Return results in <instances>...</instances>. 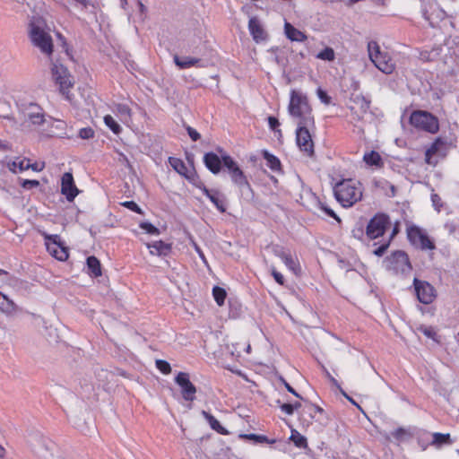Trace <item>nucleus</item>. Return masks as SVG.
Instances as JSON below:
<instances>
[{"mask_svg": "<svg viewBox=\"0 0 459 459\" xmlns=\"http://www.w3.org/2000/svg\"><path fill=\"white\" fill-rule=\"evenodd\" d=\"M20 111L24 120L34 126H40L46 121L43 108L36 103H22L20 106Z\"/></svg>", "mask_w": 459, "mask_h": 459, "instance_id": "10", "label": "nucleus"}, {"mask_svg": "<svg viewBox=\"0 0 459 459\" xmlns=\"http://www.w3.org/2000/svg\"><path fill=\"white\" fill-rule=\"evenodd\" d=\"M22 187L24 189H31L39 186V181L35 179H23L21 183Z\"/></svg>", "mask_w": 459, "mask_h": 459, "instance_id": "53", "label": "nucleus"}, {"mask_svg": "<svg viewBox=\"0 0 459 459\" xmlns=\"http://www.w3.org/2000/svg\"><path fill=\"white\" fill-rule=\"evenodd\" d=\"M389 246H390V240H387L386 242L383 243L378 247H377L373 251V254L375 255L378 256V257H381L386 252V250L388 249Z\"/></svg>", "mask_w": 459, "mask_h": 459, "instance_id": "50", "label": "nucleus"}, {"mask_svg": "<svg viewBox=\"0 0 459 459\" xmlns=\"http://www.w3.org/2000/svg\"><path fill=\"white\" fill-rule=\"evenodd\" d=\"M333 195L342 207H351L362 198L361 184L352 179L341 180L333 186Z\"/></svg>", "mask_w": 459, "mask_h": 459, "instance_id": "2", "label": "nucleus"}, {"mask_svg": "<svg viewBox=\"0 0 459 459\" xmlns=\"http://www.w3.org/2000/svg\"><path fill=\"white\" fill-rule=\"evenodd\" d=\"M29 166H30V160H22L19 162L17 161H12L8 164V168L11 171H13V173H17V171H24V170H27L29 169Z\"/></svg>", "mask_w": 459, "mask_h": 459, "instance_id": "34", "label": "nucleus"}, {"mask_svg": "<svg viewBox=\"0 0 459 459\" xmlns=\"http://www.w3.org/2000/svg\"><path fill=\"white\" fill-rule=\"evenodd\" d=\"M366 231H364L363 226L359 225L352 230V236L358 239H362Z\"/></svg>", "mask_w": 459, "mask_h": 459, "instance_id": "59", "label": "nucleus"}, {"mask_svg": "<svg viewBox=\"0 0 459 459\" xmlns=\"http://www.w3.org/2000/svg\"><path fill=\"white\" fill-rule=\"evenodd\" d=\"M419 330L425 335L427 336L428 338H430L436 342H438L437 337V334L435 331V329L432 327V326H425V325H421Z\"/></svg>", "mask_w": 459, "mask_h": 459, "instance_id": "42", "label": "nucleus"}, {"mask_svg": "<svg viewBox=\"0 0 459 459\" xmlns=\"http://www.w3.org/2000/svg\"><path fill=\"white\" fill-rule=\"evenodd\" d=\"M277 405L280 407L282 412L290 416L294 413L292 403H281L280 400L276 401Z\"/></svg>", "mask_w": 459, "mask_h": 459, "instance_id": "47", "label": "nucleus"}, {"mask_svg": "<svg viewBox=\"0 0 459 459\" xmlns=\"http://www.w3.org/2000/svg\"><path fill=\"white\" fill-rule=\"evenodd\" d=\"M268 125L273 131L278 132L280 134H281V130L278 129L280 126V122L277 117L273 116L268 117Z\"/></svg>", "mask_w": 459, "mask_h": 459, "instance_id": "52", "label": "nucleus"}, {"mask_svg": "<svg viewBox=\"0 0 459 459\" xmlns=\"http://www.w3.org/2000/svg\"><path fill=\"white\" fill-rule=\"evenodd\" d=\"M202 414L204 417V419L207 420V422L209 423L212 429L215 430L216 432H218L219 434H221V435L229 434V431L224 427H222L221 425V423L219 422V420H217V419L213 415H212L210 412H208L206 411H203Z\"/></svg>", "mask_w": 459, "mask_h": 459, "instance_id": "28", "label": "nucleus"}, {"mask_svg": "<svg viewBox=\"0 0 459 459\" xmlns=\"http://www.w3.org/2000/svg\"><path fill=\"white\" fill-rule=\"evenodd\" d=\"M174 62L177 66H178L180 69H187L192 66H197V67H205V63L196 57H191V56H184L180 57L178 56H174Z\"/></svg>", "mask_w": 459, "mask_h": 459, "instance_id": "21", "label": "nucleus"}, {"mask_svg": "<svg viewBox=\"0 0 459 459\" xmlns=\"http://www.w3.org/2000/svg\"><path fill=\"white\" fill-rule=\"evenodd\" d=\"M239 437L246 440H251L254 443H268L274 444L275 440H270L266 436L257 434H240Z\"/></svg>", "mask_w": 459, "mask_h": 459, "instance_id": "31", "label": "nucleus"}, {"mask_svg": "<svg viewBox=\"0 0 459 459\" xmlns=\"http://www.w3.org/2000/svg\"><path fill=\"white\" fill-rule=\"evenodd\" d=\"M431 202H432V205L434 206V208L437 212H440V210H441V208L443 206V203H442L441 197L437 194L432 193L431 194Z\"/></svg>", "mask_w": 459, "mask_h": 459, "instance_id": "51", "label": "nucleus"}, {"mask_svg": "<svg viewBox=\"0 0 459 459\" xmlns=\"http://www.w3.org/2000/svg\"><path fill=\"white\" fill-rule=\"evenodd\" d=\"M204 163L207 169L214 175L219 174L223 167L222 155L219 156L213 152H206L204 155Z\"/></svg>", "mask_w": 459, "mask_h": 459, "instance_id": "19", "label": "nucleus"}, {"mask_svg": "<svg viewBox=\"0 0 459 459\" xmlns=\"http://www.w3.org/2000/svg\"><path fill=\"white\" fill-rule=\"evenodd\" d=\"M273 252L276 256H278L281 260H283L284 256H286L289 254L288 252L285 251L284 247L278 245L273 247Z\"/></svg>", "mask_w": 459, "mask_h": 459, "instance_id": "56", "label": "nucleus"}, {"mask_svg": "<svg viewBox=\"0 0 459 459\" xmlns=\"http://www.w3.org/2000/svg\"><path fill=\"white\" fill-rule=\"evenodd\" d=\"M237 186H238L241 197L245 202L248 204L255 203V193L247 178H245V182L238 183Z\"/></svg>", "mask_w": 459, "mask_h": 459, "instance_id": "26", "label": "nucleus"}, {"mask_svg": "<svg viewBox=\"0 0 459 459\" xmlns=\"http://www.w3.org/2000/svg\"><path fill=\"white\" fill-rule=\"evenodd\" d=\"M317 96L323 103L326 105H329L331 103V97L326 93V91H325L321 88L317 89Z\"/></svg>", "mask_w": 459, "mask_h": 459, "instance_id": "54", "label": "nucleus"}, {"mask_svg": "<svg viewBox=\"0 0 459 459\" xmlns=\"http://www.w3.org/2000/svg\"><path fill=\"white\" fill-rule=\"evenodd\" d=\"M342 394L353 404L359 407V405L355 403V401L350 397L343 390L341 389Z\"/></svg>", "mask_w": 459, "mask_h": 459, "instance_id": "63", "label": "nucleus"}, {"mask_svg": "<svg viewBox=\"0 0 459 459\" xmlns=\"http://www.w3.org/2000/svg\"><path fill=\"white\" fill-rule=\"evenodd\" d=\"M87 267H88V273L94 276L99 277L101 275V264L100 260L94 256L91 255L86 260Z\"/></svg>", "mask_w": 459, "mask_h": 459, "instance_id": "29", "label": "nucleus"}, {"mask_svg": "<svg viewBox=\"0 0 459 459\" xmlns=\"http://www.w3.org/2000/svg\"><path fill=\"white\" fill-rule=\"evenodd\" d=\"M156 367L163 374L168 375L171 372V367L170 364L163 359H157L156 360Z\"/></svg>", "mask_w": 459, "mask_h": 459, "instance_id": "43", "label": "nucleus"}, {"mask_svg": "<svg viewBox=\"0 0 459 459\" xmlns=\"http://www.w3.org/2000/svg\"><path fill=\"white\" fill-rule=\"evenodd\" d=\"M410 123L414 127L430 134H436L439 130L437 117L424 110L413 111L410 117Z\"/></svg>", "mask_w": 459, "mask_h": 459, "instance_id": "6", "label": "nucleus"}, {"mask_svg": "<svg viewBox=\"0 0 459 459\" xmlns=\"http://www.w3.org/2000/svg\"><path fill=\"white\" fill-rule=\"evenodd\" d=\"M195 187L202 190V192L209 198V200L214 204V206L221 212H226V198L225 195L221 193L218 189H209L202 182V180L195 186Z\"/></svg>", "mask_w": 459, "mask_h": 459, "instance_id": "15", "label": "nucleus"}, {"mask_svg": "<svg viewBox=\"0 0 459 459\" xmlns=\"http://www.w3.org/2000/svg\"><path fill=\"white\" fill-rule=\"evenodd\" d=\"M263 158L266 160V165L275 173L281 174L282 168L281 160L268 151L264 150L262 152Z\"/></svg>", "mask_w": 459, "mask_h": 459, "instance_id": "27", "label": "nucleus"}, {"mask_svg": "<svg viewBox=\"0 0 459 459\" xmlns=\"http://www.w3.org/2000/svg\"><path fill=\"white\" fill-rule=\"evenodd\" d=\"M282 262L295 274H298V273L300 271V267L298 261L294 259L290 253L286 256H284Z\"/></svg>", "mask_w": 459, "mask_h": 459, "instance_id": "37", "label": "nucleus"}, {"mask_svg": "<svg viewBox=\"0 0 459 459\" xmlns=\"http://www.w3.org/2000/svg\"><path fill=\"white\" fill-rule=\"evenodd\" d=\"M280 380L284 385L288 392L292 394L297 398L303 400V397L299 393H297L296 390L283 377H281Z\"/></svg>", "mask_w": 459, "mask_h": 459, "instance_id": "57", "label": "nucleus"}, {"mask_svg": "<svg viewBox=\"0 0 459 459\" xmlns=\"http://www.w3.org/2000/svg\"><path fill=\"white\" fill-rule=\"evenodd\" d=\"M195 251L197 252V254L199 255L200 258H201L204 263H207V262H206L205 255H204V252L202 251V249L200 248V247H199V246H197L196 244H195Z\"/></svg>", "mask_w": 459, "mask_h": 459, "instance_id": "61", "label": "nucleus"}, {"mask_svg": "<svg viewBox=\"0 0 459 459\" xmlns=\"http://www.w3.org/2000/svg\"><path fill=\"white\" fill-rule=\"evenodd\" d=\"M222 160L223 167L227 169L232 182L235 185L238 183L245 182V178H247V177L238 163L230 155L222 153Z\"/></svg>", "mask_w": 459, "mask_h": 459, "instance_id": "16", "label": "nucleus"}, {"mask_svg": "<svg viewBox=\"0 0 459 459\" xmlns=\"http://www.w3.org/2000/svg\"><path fill=\"white\" fill-rule=\"evenodd\" d=\"M368 52L371 62L375 66L385 74H391L395 69V63L389 53L382 51L377 41L371 40L368 43Z\"/></svg>", "mask_w": 459, "mask_h": 459, "instance_id": "4", "label": "nucleus"}, {"mask_svg": "<svg viewBox=\"0 0 459 459\" xmlns=\"http://www.w3.org/2000/svg\"><path fill=\"white\" fill-rule=\"evenodd\" d=\"M413 285L418 300L425 305L433 302L436 298L435 288L428 281L414 278Z\"/></svg>", "mask_w": 459, "mask_h": 459, "instance_id": "12", "label": "nucleus"}, {"mask_svg": "<svg viewBox=\"0 0 459 459\" xmlns=\"http://www.w3.org/2000/svg\"><path fill=\"white\" fill-rule=\"evenodd\" d=\"M290 439L299 448H305L307 446V438L295 429L291 430V435H290Z\"/></svg>", "mask_w": 459, "mask_h": 459, "instance_id": "33", "label": "nucleus"}, {"mask_svg": "<svg viewBox=\"0 0 459 459\" xmlns=\"http://www.w3.org/2000/svg\"><path fill=\"white\" fill-rule=\"evenodd\" d=\"M46 22L41 17H32L29 23V37L32 44L47 55L53 52V40L48 32L45 30Z\"/></svg>", "mask_w": 459, "mask_h": 459, "instance_id": "3", "label": "nucleus"}, {"mask_svg": "<svg viewBox=\"0 0 459 459\" xmlns=\"http://www.w3.org/2000/svg\"><path fill=\"white\" fill-rule=\"evenodd\" d=\"M139 227L151 235H159L160 230L149 221H142Z\"/></svg>", "mask_w": 459, "mask_h": 459, "instance_id": "41", "label": "nucleus"}, {"mask_svg": "<svg viewBox=\"0 0 459 459\" xmlns=\"http://www.w3.org/2000/svg\"><path fill=\"white\" fill-rule=\"evenodd\" d=\"M324 410L312 403H307V404L303 409V413L308 414L311 419H315L317 413H323Z\"/></svg>", "mask_w": 459, "mask_h": 459, "instance_id": "38", "label": "nucleus"}, {"mask_svg": "<svg viewBox=\"0 0 459 459\" xmlns=\"http://www.w3.org/2000/svg\"><path fill=\"white\" fill-rule=\"evenodd\" d=\"M316 200V206L322 210L327 216L334 219L338 222H341L340 217L332 210L329 206H327L325 203H323L317 196L314 195Z\"/></svg>", "mask_w": 459, "mask_h": 459, "instance_id": "32", "label": "nucleus"}, {"mask_svg": "<svg viewBox=\"0 0 459 459\" xmlns=\"http://www.w3.org/2000/svg\"><path fill=\"white\" fill-rule=\"evenodd\" d=\"M105 125L115 134H119L122 131L120 125L110 115L104 117Z\"/></svg>", "mask_w": 459, "mask_h": 459, "instance_id": "35", "label": "nucleus"}, {"mask_svg": "<svg viewBox=\"0 0 459 459\" xmlns=\"http://www.w3.org/2000/svg\"><path fill=\"white\" fill-rule=\"evenodd\" d=\"M452 440L450 437V434H442V433H434L433 435V444L437 446H441L444 444H451Z\"/></svg>", "mask_w": 459, "mask_h": 459, "instance_id": "40", "label": "nucleus"}, {"mask_svg": "<svg viewBox=\"0 0 459 459\" xmlns=\"http://www.w3.org/2000/svg\"><path fill=\"white\" fill-rule=\"evenodd\" d=\"M301 403L299 402H295L294 403H292V407H293V411H298L299 409L301 408Z\"/></svg>", "mask_w": 459, "mask_h": 459, "instance_id": "64", "label": "nucleus"}, {"mask_svg": "<svg viewBox=\"0 0 459 459\" xmlns=\"http://www.w3.org/2000/svg\"><path fill=\"white\" fill-rule=\"evenodd\" d=\"M408 239L411 245L420 247L422 250L435 249V243L429 237L417 226H411L407 230Z\"/></svg>", "mask_w": 459, "mask_h": 459, "instance_id": "11", "label": "nucleus"}, {"mask_svg": "<svg viewBox=\"0 0 459 459\" xmlns=\"http://www.w3.org/2000/svg\"><path fill=\"white\" fill-rule=\"evenodd\" d=\"M121 205L138 214H143L142 208L134 201H125Z\"/></svg>", "mask_w": 459, "mask_h": 459, "instance_id": "46", "label": "nucleus"}, {"mask_svg": "<svg viewBox=\"0 0 459 459\" xmlns=\"http://www.w3.org/2000/svg\"><path fill=\"white\" fill-rule=\"evenodd\" d=\"M392 436L394 438H395L397 441H403L405 439L406 437L411 436L408 430H406L403 428H398L392 432Z\"/></svg>", "mask_w": 459, "mask_h": 459, "instance_id": "45", "label": "nucleus"}, {"mask_svg": "<svg viewBox=\"0 0 459 459\" xmlns=\"http://www.w3.org/2000/svg\"><path fill=\"white\" fill-rule=\"evenodd\" d=\"M273 61L283 70L285 71L287 65H288V63H289V60H288V57L287 56H281V55H275V56L273 57Z\"/></svg>", "mask_w": 459, "mask_h": 459, "instance_id": "49", "label": "nucleus"}, {"mask_svg": "<svg viewBox=\"0 0 459 459\" xmlns=\"http://www.w3.org/2000/svg\"><path fill=\"white\" fill-rule=\"evenodd\" d=\"M47 249L56 259L59 261H65L69 256L68 248L61 243L59 245H49L47 242Z\"/></svg>", "mask_w": 459, "mask_h": 459, "instance_id": "23", "label": "nucleus"}, {"mask_svg": "<svg viewBox=\"0 0 459 459\" xmlns=\"http://www.w3.org/2000/svg\"><path fill=\"white\" fill-rule=\"evenodd\" d=\"M52 77L56 84L59 85V90L62 94H66L69 88L73 86L70 79V74L65 66L63 65L53 64Z\"/></svg>", "mask_w": 459, "mask_h": 459, "instance_id": "13", "label": "nucleus"}, {"mask_svg": "<svg viewBox=\"0 0 459 459\" xmlns=\"http://www.w3.org/2000/svg\"><path fill=\"white\" fill-rule=\"evenodd\" d=\"M316 58L325 61H333L335 58L334 50L330 47H326L316 55Z\"/></svg>", "mask_w": 459, "mask_h": 459, "instance_id": "39", "label": "nucleus"}, {"mask_svg": "<svg viewBox=\"0 0 459 459\" xmlns=\"http://www.w3.org/2000/svg\"><path fill=\"white\" fill-rule=\"evenodd\" d=\"M385 270L394 274L407 275L412 270L408 255L403 250H396L383 261Z\"/></svg>", "mask_w": 459, "mask_h": 459, "instance_id": "5", "label": "nucleus"}, {"mask_svg": "<svg viewBox=\"0 0 459 459\" xmlns=\"http://www.w3.org/2000/svg\"><path fill=\"white\" fill-rule=\"evenodd\" d=\"M175 382L181 387L182 396L186 401L193 402L195 399L196 387L189 379V375L185 372H179Z\"/></svg>", "mask_w": 459, "mask_h": 459, "instance_id": "14", "label": "nucleus"}, {"mask_svg": "<svg viewBox=\"0 0 459 459\" xmlns=\"http://www.w3.org/2000/svg\"><path fill=\"white\" fill-rule=\"evenodd\" d=\"M44 166L39 167L38 163H30L29 169H31L34 171H40L43 169Z\"/></svg>", "mask_w": 459, "mask_h": 459, "instance_id": "62", "label": "nucleus"}, {"mask_svg": "<svg viewBox=\"0 0 459 459\" xmlns=\"http://www.w3.org/2000/svg\"><path fill=\"white\" fill-rule=\"evenodd\" d=\"M248 30L256 43L264 41L268 35L256 17H251L248 22Z\"/></svg>", "mask_w": 459, "mask_h": 459, "instance_id": "20", "label": "nucleus"}, {"mask_svg": "<svg viewBox=\"0 0 459 459\" xmlns=\"http://www.w3.org/2000/svg\"><path fill=\"white\" fill-rule=\"evenodd\" d=\"M43 236H44V239L46 240V243L48 242L49 245H59V244L63 243L60 239L59 235H56V234L50 235V234L44 233Z\"/></svg>", "mask_w": 459, "mask_h": 459, "instance_id": "48", "label": "nucleus"}, {"mask_svg": "<svg viewBox=\"0 0 459 459\" xmlns=\"http://www.w3.org/2000/svg\"><path fill=\"white\" fill-rule=\"evenodd\" d=\"M284 32L286 37L291 41L304 42L307 39V36L303 31L296 29L289 22L284 24Z\"/></svg>", "mask_w": 459, "mask_h": 459, "instance_id": "24", "label": "nucleus"}, {"mask_svg": "<svg viewBox=\"0 0 459 459\" xmlns=\"http://www.w3.org/2000/svg\"><path fill=\"white\" fill-rule=\"evenodd\" d=\"M272 275L278 284L281 286L284 285L285 280L283 275L278 271H276L274 267L272 269Z\"/></svg>", "mask_w": 459, "mask_h": 459, "instance_id": "58", "label": "nucleus"}, {"mask_svg": "<svg viewBox=\"0 0 459 459\" xmlns=\"http://www.w3.org/2000/svg\"><path fill=\"white\" fill-rule=\"evenodd\" d=\"M61 194L67 201L73 202L79 194V190L74 184V176L71 172H65L61 178Z\"/></svg>", "mask_w": 459, "mask_h": 459, "instance_id": "18", "label": "nucleus"}, {"mask_svg": "<svg viewBox=\"0 0 459 459\" xmlns=\"http://www.w3.org/2000/svg\"><path fill=\"white\" fill-rule=\"evenodd\" d=\"M17 310V305L0 291V311L7 316H12L15 314Z\"/></svg>", "mask_w": 459, "mask_h": 459, "instance_id": "25", "label": "nucleus"}, {"mask_svg": "<svg viewBox=\"0 0 459 459\" xmlns=\"http://www.w3.org/2000/svg\"><path fill=\"white\" fill-rule=\"evenodd\" d=\"M94 134H95L94 130L90 126L81 128L78 133L79 137L82 139H84V140H89V139L93 138Z\"/></svg>", "mask_w": 459, "mask_h": 459, "instance_id": "44", "label": "nucleus"}, {"mask_svg": "<svg viewBox=\"0 0 459 459\" xmlns=\"http://www.w3.org/2000/svg\"><path fill=\"white\" fill-rule=\"evenodd\" d=\"M451 148V143L443 137H437L425 152V161L429 165H436L437 160H433L434 156L446 158Z\"/></svg>", "mask_w": 459, "mask_h": 459, "instance_id": "9", "label": "nucleus"}, {"mask_svg": "<svg viewBox=\"0 0 459 459\" xmlns=\"http://www.w3.org/2000/svg\"><path fill=\"white\" fill-rule=\"evenodd\" d=\"M186 130L192 141L196 142L201 138V134L190 126H186Z\"/></svg>", "mask_w": 459, "mask_h": 459, "instance_id": "55", "label": "nucleus"}, {"mask_svg": "<svg viewBox=\"0 0 459 459\" xmlns=\"http://www.w3.org/2000/svg\"><path fill=\"white\" fill-rule=\"evenodd\" d=\"M117 110L122 115H130V111H131L129 107L126 104L117 105Z\"/></svg>", "mask_w": 459, "mask_h": 459, "instance_id": "60", "label": "nucleus"}, {"mask_svg": "<svg viewBox=\"0 0 459 459\" xmlns=\"http://www.w3.org/2000/svg\"><path fill=\"white\" fill-rule=\"evenodd\" d=\"M186 159L191 164V169H188L181 159L176 157H169V163L176 172L184 177L190 184L195 186L201 181V179L194 167L193 157H189L187 155Z\"/></svg>", "mask_w": 459, "mask_h": 459, "instance_id": "7", "label": "nucleus"}, {"mask_svg": "<svg viewBox=\"0 0 459 459\" xmlns=\"http://www.w3.org/2000/svg\"><path fill=\"white\" fill-rule=\"evenodd\" d=\"M152 255L166 256L171 252V244L163 242L162 240L154 241L147 244Z\"/></svg>", "mask_w": 459, "mask_h": 459, "instance_id": "22", "label": "nucleus"}, {"mask_svg": "<svg viewBox=\"0 0 459 459\" xmlns=\"http://www.w3.org/2000/svg\"><path fill=\"white\" fill-rule=\"evenodd\" d=\"M363 160L369 166L381 167L383 165L382 158L376 151L365 153Z\"/></svg>", "mask_w": 459, "mask_h": 459, "instance_id": "30", "label": "nucleus"}, {"mask_svg": "<svg viewBox=\"0 0 459 459\" xmlns=\"http://www.w3.org/2000/svg\"><path fill=\"white\" fill-rule=\"evenodd\" d=\"M351 102L352 105H351L349 108L353 115V119L356 120H360L370 108V100H367L362 95H356L351 98Z\"/></svg>", "mask_w": 459, "mask_h": 459, "instance_id": "17", "label": "nucleus"}, {"mask_svg": "<svg viewBox=\"0 0 459 459\" xmlns=\"http://www.w3.org/2000/svg\"><path fill=\"white\" fill-rule=\"evenodd\" d=\"M389 225V216L385 213H377L368 221L366 235L369 239H376L385 234Z\"/></svg>", "mask_w": 459, "mask_h": 459, "instance_id": "8", "label": "nucleus"}, {"mask_svg": "<svg viewBox=\"0 0 459 459\" xmlns=\"http://www.w3.org/2000/svg\"><path fill=\"white\" fill-rule=\"evenodd\" d=\"M212 295L219 306H222L224 304L225 299L227 297L226 290L219 286H214L212 289Z\"/></svg>", "mask_w": 459, "mask_h": 459, "instance_id": "36", "label": "nucleus"}, {"mask_svg": "<svg viewBox=\"0 0 459 459\" xmlns=\"http://www.w3.org/2000/svg\"><path fill=\"white\" fill-rule=\"evenodd\" d=\"M288 109L290 115L298 119L296 129L298 147L307 157H314V142L309 129L315 127V119L307 97L301 92L292 90Z\"/></svg>", "mask_w": 459, "mask_h": 459, "instance_id": "1", "label": "nucleus"}]
</instances>
